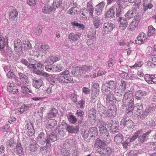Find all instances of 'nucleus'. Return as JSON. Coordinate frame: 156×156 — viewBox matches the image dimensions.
I'll return each mask as SVG.
<instances>
[{"label":"nucleus","instance_id":"f257e3e1","mask_svg":"<svg viewBox=\"0 0 156 156\" xmlns=\"http://www.w3.org/2000/svg\"><path fill=\"white\" fill-rule=\"evenodd\" d=\"M57 81L62 83H69L74 82L72 77L70 76L69 71L66 70L58 75Z\"/></svg>","mask_w":156,"mask_h":156},{"label":"nucleus","instance_id":"f03ea898","mask_svg":"<svg viewBox=\"0 0 156 156\" xmlns=\"http://www.w3.org/2000/svg\"><path fill=\"white\" fill-rule=\"evenodd\" d=\"M37 141L38 143L41 145H44L46 144L45 147H41V150H45L47 151L48 150V147H47V142H48L47 140V135H46L43 132H41L37 138Z\"/></svg>","mask_w":156,"mask_h":156},{"label":"nucleus","instance_id":"7ed1b4c3","mask_svg":"<svg viewBox=\"0 0 156 156\" xmlns=\"http://www.w3.org/2000/svg\"><path fill=\"white\" fill-rule=\"evenodd\" d=\"M116 83L113 80H108V82L102 84L101 90L103 93L105 92L110 91L111 90H114L115 88Z\"/></svg>","mask_w":156,"mask_h":156},{"label":"nucleus","instance_id":"20e7f679","mask_svg":"<svg viewBox=\"0 0 156 156\" xmlns=\"http://www.w3.org/2000/svg\"><path fill=\"white\" fill-rule=\"evenodd\" d=\"M120 125L126 126L128 128H133L135 125L133 122L131 120L123 118L120 122Z\"/></svg>","mask_w":156,"mask_h":156},{"label":"nucleus","instance_id":"39448f33","mask_svg":"<svg viewBox=\"0 0 156 156\" xmlns=\"http://www.w3.org/2000/svg\"><path fill=\"white\" fill-rule=\"evenodd\" d=\"M47 147H50L51 146V143L56 141L57 140V134L53 132L50 134H47Z\"/></svg>","mask_w":156,"mask_h":156},{"label":"nucleus","instance_id":"423d86ee","mask_svg":"<svg viewBox=\"0 0 156 156\" xmlns=\"http://www.w3.org/2000/svg\"><path fill=\"white\" fill-rule=\"evenodd\" d=\"M117 20L120 23L119 26L120 29L122 30H125L128 25L127 21L126 19L122 16H120L117 18Z\"/></svg>","mask_w":156,"mask_h":156},{"label":"nucleus","instance_id":"0eeeda50","mask_svg":"<svg viewBox=\"0 0 156 156\" xmlns=\"http://www.w3.org/2000/svg\"><path fill=\"white\" fill-rule=\"evenodd\" d=\"M98 126L99 129L101 136H103L105 134H108L109 133L107 129L104 126V123L102 122L99 121L98 123Z\"/></svg>","mask_w":156,"mask_h":156},{"label":"nucleus","instance_id":"6e6552de","mask_svg":"<svg viewBox=\"0 0 156 156\" xmlns=\"http://www.w3.org/2000/svg\"><path fill=\"white\" fill-rule=\"evenodd\" d=\"M96 109L100 115V116L101 118H102L103 116L102 114L105 115L107 113L106 108L100 103H98L97 104Z\"/></svg>","mask_w":156,"mask_h":156},{"label":"nucleus","instance_id":"1a4fd4ad","mask_svg":"<svg viewBox=\"0 0 156 156\" xmlns=\"http://www.w3.org/2000/svg\"><path fill=\"white\" fill-rule=\"evenodd\" d=\"M57 124V122L55 120L50 119L48 120L47 123L46 124L45 127L46 128L51 130L53 129Z\"/></svg>","mask_w":156,"mask_h":156},{"label":"nucleus","instance_id":"9d476101","mask_svg":"<svg viewBox=\"0 0 156 156\" xmlns=\"http://www.w3.org/2000/svg\"><path fill=\"white\" fill-rule=\"evenodd\" d=\"M151 132V130H148L142 135H140L138 137L139 142L143 144L145 141H146L148 139L149 135Z\"/></svg>","mask_w":156,"mask_h":156},{"label":"nucleus","instance_id":"9b49d317","mask_svg":"<svg viewBox=\"0 0 156 156\" xmlns=\"http://www.w3.org/2000/svg\"><path fill=\"white\" fill-rule=\"evenodd\" d=\"M79 127L78 126H71L69 125H67L66 130L69 133H76L79 131Z\"/></svg>","mask_w":156,"mask_h":156},{"label":"nucleus","instance_id":"f8f14e48","mask_svg":"<svg viewBox=\"0 0 156 156\" xmlns=\"http://www.w3.org/2000/svg\"><path fill=\"white\" fill-rule=\"evenodd\" d=\"M55 10L54 6L52 5H48L46 4L42 9V12L45 13H49L51 12L54 11Z\"/></svg>","mask_w":156,"mask_h":156},{"label":"nucleus","instance_id":"ddd939ff","mask_svg":"<svg viewBox=\"0 0 156 156\" xmlns=\"http://www.w3.org/2000/svg\"><path fill=\"white\" fill-rule=\"evenodd\" d=\"M14 42L15 50L19 51H21L22 49V43L21 41L17 39L15 40Z\"/></svg>","mask_w":156,"mask_h":156},{"label":"nucleus","instance_id":"4468645a","mask_svg":"<svg viewBox=\"0 0 156 156\" xmlns=\"http://www.w3.org/2000/svg\"><path fill=\"white\" fill-rule=\"evenodd\" d=\"M18 76L21 81L25 84L28 85L30 84V82L28 78L25 74L20 72L19 73Z\"/></svg>","mask_w":156,"mask_h":156},{"label":"nucleus","instance_id":"2eb2a0df","mask_svg":"<svg viewBox=\"0 0 156 156\" xmlns=\"http://www.w3.org/2000/svg\"><path fill=\"white\" fill-rule=\"evenodd\" d=\"M105 5V2L103 1L99 3L95 7V11L97 15H99L101 14Z\"/></svg>","mask_w":156,"mask_h":156},{"label":"nucleus","instance_id":"dca6fc26","mask_svg":"<svg viewBox=\"0 0 156 156\" xmlns=\"http://www.w3.org/2000/svg\"><path fill=\"white\" fill-rule=\"evenodd\" d=\"M115 12L113 7L109 9L105 14V18L108 19H111L115 16Z\"/></svg>","mask_w":156,"mask_h":156},{"label":"nucleus","instance_id":"f3484780","mask_svg":"<svg viewBox=\"0 0 156 156\" xmlns=\"http://www.w3.org/2000/svg\"><path fill=\"white\" fill-rule=\"evenodd\" d=\"M97 110L94 108H92L88 111V117L89 120H94L96 117Z\"/></svg>","mask_w":156,"mask_h":156},{"label":"nucleus","instance_id":"a211bd4d","mask_svg":"<svg viewBox=\"0 0 156 156\" xmlns=\"http://www.w3.org/2000/svg\"><path fill=\"white\" fill-rule=\"evenodd\" d=\"M135 98L140 100L144 98L147 94V92L144 90H138L136 92Z\"/></svg>","mask_w":156,"mask_h":156},{"label":"nucleus","instance_id":"6ab92c4d","mask_svg":"<svg viewBox=\"0 0 156 156\" xmlns=\"http://www.w3.org/2000/svg\"><path fill=\"white\" fill-rule=\"evenodd\" d=\"M81 35V34L79 33L75 34L72 33L69 34L68 38L70 41H77L79 39Z\"/></svg>","mask_w":156,"mask_h":156},{"label":"nucleus","instance_id":"aec40b11","mask_svg":"<svg viewBox=\"0 0 156 156\" xmlns=\"http://www.w3.org/2000/svg\"><path fill=\"white\" fill-rule=\"evenodd\" d=\"M145 40V34L143 32L140 33L135 40L136 43L137 44H140L143 43Z\"/></svg>","mask_w":156,"mask_h":156},{"label":"nucleus","instance_id":"412c9836","mask_svg":"<svg viewBox=\"0 0 156 156\" xmlns=\"http://www.w3.org/2000/svg\"><path fill=\"white\" fill-rule=\"evenodd\" d=\"M33 86L36 88H39L42 85L43 81L41 79H32Z\"/></svg>","mask_w":156,"mask_h":156},{"label":"nucleus","instance_id":"4be33fe9","mask_svg":"<svg viewBox=\"0 0 156 156\" xmlns=\"http://www.w3.org/2000/svg\"><path fill=\"white\" fill-rule=\"evenodd\" d=\"M133 93L130 90H129L126 92L124 95V98L130 101V102H133L134 98H133Z\"/></svg>","mask_w":156,"mask_h":156},{"label":"nucleus","instance_id":"5701e85b","mask_svg":"<svg viewBox=\"0 0 156 156\" xmlns=\"http://www.w3.org/2000/svg\"><path fill=\"white\" fill-rule=\"evenodd\" d=\"M136 9L135 7H133L129 9L125 15V16L127 18L130 19L133 17L134 14L136 13Z\"/></svg>","mask_w":156,"mask_h":156},{"label":"nucleus","instance_id":"b1692460","mask_svg":"<svg viewBox=\"0 0 156 156\" xmlns=\"http://www.w3.org/2000/svg\"><path fill=\"white\" fill-rule=\"evenodd\" d=\"M106 102L108 103H110L111 102L115 103L117 100L116 98L114 97L113 95L111 93H108L106 94Z\"/></svg>","mask_w":156,"mask_h":156},{"label":"nucleus","instance_id":"393cba45","mask_svg":"<svg viewBox=\"0 0 156 156\" xmlns=\"http://www.w3.org/2000/svg\"><path fill=\"white\" fill-rule=\"evenodd\" d=\"M103 27L107 31H111L113 28V24L108 22H105L103 24Z\"/></svg>","mask_w":156,"mask_h":156},{"label":"nucleus","instance_id":"a878e982","mask_svg":"<svg viewBox=\"0 0 156 156\" xmlns=\"http://www.w3.org/2000/svg\"><path fill=\"white\" fill-rule=\"evenodd\" d=\"M93 22L94 27L96 29L98 28L101 24L100 18L97 16L93 18Z\"/></svg>","mask_w":156,"mask_h":156},{"label":"nucleus","instance_id":"bb28decb","mask_svg":"<svg viewBox=\"0 0 156 156\" xmlns=\"http://www.w3.org/2000/svg\"><path fill=\"white\" fill-rule=\"evenodd\" d=\"M16 154L20 156H21L23 154V148L22 147L21 144L20 143H17L16 147Z\"/></svg>","mask_w":156,"mask_h":156},{"label":"nucleus","instance_id":"cd10ccee","mask_svg":"<svg viewBox=\"0 0 156 156\" xmlns=\"http://www.w3.org/2000/svg\"><path fill=\"white\" fill-rule=\"evenodd\" d=\"M143 133L142 129H139L137 131L135 132L131 137L129 138V140L130 142H133L137 138H138L139 136Z\"/></svg>","mask_w":156,"mask_h":156},{"label":"nucleus","instance_id":"c85d7f7f","mask_svg":"<svg viewBox=\"0 0 156 156\" xmlns=\"http://www.w3.org/2000/svg\"><path fill=\"white\" fill-rule=\"evenodd\" d=\"M57 110L55 108H52L50 112L47 114V117L48 119L53 118L56 116L58 113Z\"/></svg>","mask_w":156,"mask_h":156},{"label":"nucleus","instance_id":"c756f323","mask_svg":"<svg viewBox=\"0 0 156 156\" xmlns=\"http://www.w3.org/2000/svg\"><path fill=\"white\" fill-rule=\"evenodd\" d=\"M99 87L98 83H94L91 87L92 93L94 94L96 96H98L99 94Z\"/></svg>","mask_w":156,"mask_h":156},{"label":"nucleus","instance_id":"7c9ffc66","mask_svg":"<svg viewBox=\"0 0 156 156\" xmlns=\"http://www.w3.org/2000/svg\"><path fill=\"white\" fill-rule=\"evenodd\" d=\"M105 145L106 142H104L99 139H97L95 141L94 146L97 148H101L104 147Z\"/></svg>","mask_w":156,"mask_h":156},{"label":"nucleus","instance_id":"2f4dec72","mask_svg":"<svg viewBox=\"0 0 156 156\" xmlns=\"http://www.w3.org/2000/svg\"><path fill=\"white\" fill-rule=\"evenodd\" d=\"M89 134L91 137L97 136L98 135V130L97 127H91L89 131Z\"/></svg>","mask_w":156,"mask_h":156},{"label":"nucleus","instance_id":"473e14b6","mask_svg":"<svg viewBox=\"0 0 156 156\" xmlns=\"http://www.w3.org/2000/svg\"><path fill=\"white\" fill-rule=\"evenodd\" d=\"M123 139L122 135L120 133H118L114 137V141L116 144H118L122 142Z\"/></svg>","mask_w":156,"mask_h":156},{"label":"nucleus","instance_id":"72a5a7b5","mask_svg":"<svg viewBox=\"0 0 156 156\" xmlns=\"http://www.w3.org/2000/svg\"><path fill=\"white\" fill-rule=\"evenodd\" d=\"M86 9V10L89 12L90 15L93 16L94 9L91 2H87Z\"/></svg>","mask_w":156,"mask_h":156},{"label":"nucleus","instance_id":"f704fd0d","mask_svg":"<svg viewBox=\"0 0 156 156\" xmlns=\"http://www.w3.org/2000/svg\"><path fill=\"white\" fill-rule=\"evenodd\" d=\"M9 19L12 20L18 16V11L16 10H12L9 13Z\"/></svg>","mask_w":156,"mask_h":156},{"label":"nucleus","instance_id":"c9c22d12","mask_svg":"<svg viewBox=\"0 0 156 156\" xmlns=\"http://www.w3.org/2000/svg\"><path fill=\"white\" fill-rule=\"evenodd\" d=\"M85 99H82L80 101L76 102V105L77 108L83 109L85 107Z\"/></svg>","mask_w":156,"mask_h":156},{"label":"nucleus","instance_id":"e433bc0d","mask_svg":"<svg viewBox=\"0 0 156 156\" xmlns=\"http://www.w3.org/2000/svg\"><path fill=\"white\" fill-rule=\"evenodd\" d=\"M80 71H81L80 68L77 66L73 67L71 69V73L74 75L75 74L80 75L81 74Z\"/></svg>","mask_w":156,"mask_h":156},{"label":"nucleus","instance_id":"4c0bfd02","mask_svg":"<svg viewBox=\"0 0 156 156\" xmlns=\"http://www.w3.org/2000/svg\"><path fill=\"white\" fill-rule=\"evenodd\" d=\"M58 58L55 56H50L48 58L46 61V62L47 63L51 64L54 63L56 61L59 60Z\"/></svg>","mask_w":156,"mask_h":156},{"label":"nucleus","instance_id":"58836bf2","mask_svg":"<svg viewBox=\"0 0 156 156\" xmlns=\"http://www.w3.org/2000/svg\"><path fill=\"white\" fill-rule=\"evenodd\" d=\"M134 108L133 102H130L128 106L125 109H126V112L128 113L130 112L133 113Z\"/></svg>","mask_w":156,"mask_h":156},{"label":"nucleus","instance_id":"ea45409f","mask_svg":"<svg viewBox=\"0 0 156 156\" xmlns=\"http://www.w3.org/2000/svg\"><path fill=\"white\" fill-rule=\"evenodd\" d=\"M32 105L30 104L26 105L23 104L20 109V114L22 113L25 112L27 111L29 108H31Z\"/></svg>","mask_w":156,"mask_h":156},{"label":"nucleus","instance_id":"a19ab883","mask_svg":"<svg viewBox=\"0 0 156 156\" xmlns=\"http://www.w3.org/2000/svg\"><path fill=\"white\" fill-rule=\"evenodd\" d=\"M107 112V113L105 114L110 118L114 117L115 116L116 114V110L115 109H109Z\"/></svg>","mask_w":156,"mask_h":156},{"label":"nucleus","instance_id":"79ce46f5","mask_svg":"<svg viewBox=\"0 0 156 156\" xmlns=\"http://www.w3.org/2000/svg\"><path fill=\"white\" fill-rule=\"evenodd\" d=\"M62 0H54L52 5L55 9L58 8L62 5Z\"/></svg>","mask_w":156,"mask_h":156},{"label":"nucleus","instance_id":"37998d69","mask_svg":"<svg viewBox=\"0 0 156 156\" xmlns=\"http://www.w3.org/2000/svg\"><path fill=\"white\" fill-rule=\"evenodd\" d=\"M103 136H101V138L103 139V141L106 142V144L110 143L111 140L110 139V136H109V133H108V134H105L103 135Z\"/></svg>","mask_w":156,"mask_h":156},{"label":"nucleus","instance_id":"c03bdc74","mask_svg":"<svg viewBox=\"0 0 156 156\" xmlns=\"http://www.w3.org/2000/svg\"><path fill=\"white\" fill-rule=\"evenodd\" d=\"M104 152L105 153V156H108L111 154L113 153L114 151L112 148H110L109 147H107L104 148Z\"/></svg>","mask_w":156,"mask_h":156},{"label":"nucleus","instance_id":"a18cd8bd","mask_svg":"<svg viewBox=\"0 0 156 156\" xmlns=\"http://www.w3.org/2000/svg\"><path fill=\"white\" fill-rule=\"evenodd\" d=\"M78 8L75 7L72 8L71 9L68 11V13L72 15L75 16L78 14L79 11H78Z\"/></svg>","mask_w":156,"mask_h":156},{"label":"nucleus","instance_id":"49530a36","mask_svg":"<svg viewBox=\"0 0 156 156\" xmlns=\"http://www.w3.org/2000/svg\"><path fill=\"white\" fill-rule=\"evenodd\" d=\"M42 27L41 26H38L34 30V33L36 35H40L42 32Z\"/></svg>","mask_w":156,"mask_h":156},{"label":"nucleus","instance_id":"de8ad7c7","mask_svg":"<svg viewBox=\"0 0 156 156\" xmlns=\"http://www.w3.org/2000/svg\"><path fill=\"white\" fill-rule=\"evenodd\" d=\"M67 117L69 121L73 123H75L77 121L76 116L73 115H69Z\"/></svg>","mask_w":156,"mask_h":156},{"label":"nucleus","instance_id":"09e8293b","mask_svg":"<svg viewBox=\"0 0 156 156\" xmlns=\"http://www.w3.org/2000/svg\"><path fill=\"white\" fill-rule=\"evenodd\" d=\"M130 103V101L123 98L122 103V107L123 109H125Z\"/></svg>","mask_w":156,"mask_h":156},{"label":"nucleus","instance_id":"8fccbe9b","mask_svg":"<svg viewBox=\"0 0 156 156\" xmlns=\"http://www.w3.org/2000/svg\"><path fill=\"white\" fill-rule=\"evenodd\" d=\"M6 44L5 39L2 37H0V49H3Z\"/></svg>","mask_w":156,"mask_h":156},{"label":"nucleus","instance_id":"3c124183","mask_svg":"<svg viewBox=\"0 0 156 156\" xmlns=\"http://www.w3.org/2000/svg\"><path fill=\"white\" fill-rule=\"evenodd\" d=\"M148 29L149 33L148 35V36L150 37L154 33L155 29L152 26H149Z\"/></svg>","mask_w":156,"mask_h":156},{"label":"nucleus","instance_id":"603ef678","mask_svg":"<svg viewBox=\"0 0 156 156\" xmlns=\"http://www.w3.org/2000/svg\"><path fill=\"white\" fill-rule=\"evenodd\" d=\"M71 24L73 26H76L78 28H80L82 29L84 27V25L83 24H81L76 22H72Z\"/></svg>","mask_w":156,"mask_h":156},{"label":"nucleus","instance_id":"864d4df0","mask_svg":"<svg viewBox=\"0 0 156 156\" xmlns=\"http://www.w3.org/2000/svg\"><path fill=\"white\" fill-rule=\"evenodd\" d=\"M125 74H126V78L128 79L134 80L135 79H138V77L135 75L130 74H128L127 73H126Z\"/></svg>","mask_w":156,"mask_h":156},{"label":"nucleus","instance_id":"5fc2aeb1","mask_svg":"<svg viewBox=\"0 0 156 156\" xmlns=\"http://www.w3.org/2000/svg\"><path fill=\"white\" fill-rule=\"evenodd\" d=\"M54 71L55 72H59L63 69L61 65H53Z\"/></svg>","mask_w":156,"mask_h":156},{"label":"nucleus","instance_id":"6e6d98bb","mask_svg":"<svg viewBox=\"0 0 156 156\" xmlns=\"http://www.w3.org/2000/svg\"><path fill=\"white\" fill-rule=\"evenodd\" d=\"M84 113L83 111L81 110L78 109L77 110L76 114L78 117H83L84 115Z\"/></svg>","mask_w":156,"mask_h":156},{"label":"nucleus","instance_id":"4d7b16f0","mask_svg":"<svg viewBox=\"0 0 156 156\" xmlns=\"http://www.w3.org/2000/svg\"><path fill=\"white\" fill-rule=\"evenodd\" d=\"M49 48V46L48 45L45 44H43L41 45L40 49L41 51L43 52L47 50Z\"/></svg>","mask_w":156,"mask_h":156},{"label":"nucleus","instance_id":"13d9d810","mask_svg":"<svg viewBox=\"0 0 156 156\" xmlns=\"http://www.w3.org/2000/svg\"><path fill=\"white\" fill-rule=\"evenodd\" d=\"M21 89L22 92L24 93L28 94L30 92V90L26 86H22Z\"/></svg>","mask_w":156,"mask_h":156},{"label":"nucleus","instance_id":"bf43d9fd","mask_svg":"<svg viewBox=\"0 0 156 156\" xmlns=\"http://www.w3.org/2000/svg\"><path fill=\"white\" fill-rule=\"evenodd\" d=\"M26 128L28 130L34 129L32 123L30 121H26L25 122Z\"/></svg>","mask_w":156,"mask_h":156},{"label":"nucleus","instance_id":"052dcab7","mask_svg":"<svg viewBox=\"0 0 156 156\" xmlns=\"http://www.w3.org/2000/svg\"><path fill=\"white\" fill-rule=\"evenodd\" d=\"M45 68L46 70L49 72H54L53 65L51 64L47 65L45 66Z\"/></svg>","mask_w":156,"mask_h":156},{"label":"nucleus","instance_id":"680f3d73","mask_svg":"<svg viewBox=\"0 0 156 156\" xmlns=\"http://www.w3.org/2000/svg\"><path fill=\"white\" fill-rule=\"evenodd\" d=\"M144 79L148 83H151V77L150 75L147 74L144 76Z\"/></svg>","mask_w":156,"mask_h":156},{"label":"nucleus","instance_id":"e2e57ef3","mask_svg":"<svg viewBox=\"0 0 156 156\" xmlns=\"http://www.w3.org/2000/svg\"><path fill=\"white\" fill-rule=\"evenodd\" d=\"M81 71H85L86 72H87L89 70H90L91 69V66H82L81 68Z\"/></svg>","mask_w":156,"mask_h":156},{"label":"nucleus","instance_id":"0e129e2a","mask_svg":"<svg viewBox=\"0 0 156 156\" xmlns=\"http://www.w3.org/2000/svg\"><path fill=\"white\" fill-rule=\"evenodd\" d=\"M12 87L13 88H12V89H11V90H9L10 93L14 94L17 93L18 92V90L17 87L15 86Z\"/></svg>","mask_w":156,"mask_h":156},{"label":"nucleus","instance_id":"69168bd1","mask_svg":"<svg viewBox=\"0 0 156 156\" xmlns=\"http://www.w3.org/2000/svg\"><path fill=\"white\" fill-rule=\"evenodd\" d=\"M29 148L30 151H35L38 148V145L34 146H29Z\"/></svg>","mask_w":156,"mask_h":156},{"label":"nucleus","instance_id":"338daca9","mask_svg":"<svg viewBox=\"0 0 156 156\" xmlns=\"http://www.w3.org/2000/svg\"><path fill=\"white\" fill-rule=\"evenodd\" d=\"M9 145L12 149H14L16 147L17 144L16 143L15 141L12 140H10L9 143Z\"/></svg>","mask_w":156,"mask_h":156},{"label":"nucleus","instance_id":"774afa93","mask_svg":"<svg viewBox=\"0 0 156 156\" xmlns=\"http://www.w3.org/2000/svg\"><path fill=\"white\" fill-rule=\"evenodd\" d=\"M7 76L8 78H11L12 77H15V75L14 73L12 70H10L8 72Z\"/></svg>","mask_w":156,"mask_h":156}]
</instances>
